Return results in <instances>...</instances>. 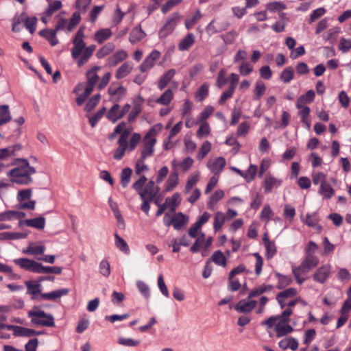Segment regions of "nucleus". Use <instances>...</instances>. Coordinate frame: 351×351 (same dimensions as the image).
I'll list each match as a JSON object with an SVG mask.
<instances>
[{"instance_id": "1", "label": "nucleus", "mask_w": 351, "mask_h": 351, "mask_svg": "<svg viewBox=\"0 0 351 351\" xmlns=\"http://www.w3.org/2000/svg\"><path fill=\"white\" fill-rule=\"evenodd\" d=\"M84 38V28L82 27L77 30L72 40L73 47L71 51V57L76 60V63L80 67L88 61L96 49L94 45L86 47Z\"/></svg>"}, {"instance_id": "2", "label": "nucleus", "mask_w": 351, "mask_h": 351, "mask_svg": "<svg viewBox=\"0 0 351 351\" xmlns=\"http://www.w3.org/2000/svg\"><path fill=\"white\" fill-rule=\"evenodd\" d=\"M12 165L16 167L7 173L11 182L27 185L33 182L32 176L36 173V169L30 166L27 160L15 159Z\"/></svg>"}, {"instance_id": "3", "label": "nucleus", "mask_w": 351, "mask_h": 351, "mask_svg": "<svg viewBox=\"0 0 351 351\" xmlns=\"http://www.w3.org/2000/svg\"><path fill=\"white\" fill-rule=\"evenodd\" d=\"M147 178L145 176H141L136 182L132 184L133 189L136 191L143 201L141 205V210L147 213L149 210V204L154 200L156 195L160 191L158 186L156 185L152 180L149 181L143 188Z\"/></svg>"}, {"instance_id": "4", "label": "nucleus", "mask_w": 351, "mask_h": 351, "mask_svg": "<svg viewBox=\"0 0 351 351\" xmlns=\"http://www.w3.org/2000/svg\"><path fill=\"white\" fill-rule=\"evenodd\" d=\"M162 123H156L145 134L143 138V147L141 150L140 157L147 159L152 157L155 151L157 134L162 130Z\"/></svg>"}, {"instance_id": "5", "label": "nucleus", "mask_w": 351, "mask_h": 351, "mask_svg": "<svg viewBox=\"0 0 351 351\" xmlns=\"http://www.w3.org/2000/svg\"><path fill=\"white\" fill-rule=\"evenodd\" d=\"M81 19V15L79 12L73 13L69 21L62 16H58L54 28L55 32L64 31L66 33H70L80 23Z\"/></svg>"}, {"instance_id": "6", "label": "nucleus", "mask_w": 351, "mask_h": 351, "mask_svg": "<svg viewBox=\"0 0 351 351\" xmlns=\"http://www.w3.org/2000/svg\"><path fill=\"white\" fill-rule=\"evenodd\" d=\"M28 316L31 317V322L36 325L48 327L55 325L53 315L47 314L42 310L34 308L28 312Z\"/></svg>"}, {"instance_id": "7", "label": "nucleus", "mask_w": 351, "mask_h": 351, "mask_svg": "<svg viewBox=\"0 0 351 351\" xmlns=\"http://www.w3.org/2000/svg\"><path fill=\"white\" fill-rule=\"evenodd\" d=\"M180 202L181 196L178 193H175L171 197L166 198L165 203L162 204H159L158 201L156 200L155 204L158 206L156 216L159 217L166 210H168V213H173L180 204Z\"/></svg>"}, {"instance_id": "8", "label": "nucleus", "mask_w": 351, "mask_h": 351, "mask_svg": "<svg viewBox=\"0 0 351 351\" xmlns=\"http://www.w3.org/2000/svg\"><path fill=\"white\" fill-rule=\"evenodd\" d=\"M32 190L26 189L18 192L16 199L19 203V207L23 209L34 210L36 201L32 200Z\"/></svg>"}, {"instance_id": "9", "label": "nucleus", "mask_w": 351, "mask_h": 351, "mask_svg": "<svg viewBox=\"0 0 351 351\" xmlns=\"http://www.w3.org/2000/svg\"><path fill=\"white\" fill-rule=\"evenodd\" d=\"M180 16L178 13H173L167 19L165 25L160 29L158 36L160 38H165L170 34L172 33L178 22L180 21Z\"/></svg>"}, {"instance_id": "10", "label": "nucleus", "mask_w": 351, "mask_h": 351, "mask_svg": "<svg viewBox=\"0 0 351 351\" xmlns=\"http://www.w3.org/2000/svg\"><path fill=\"white\" fill-rule=\"evenodd\" d=\"M16 265L20 266L22 269L39 274L40 263L26 258H21L14 260Z\"/></svg>"}, {"instance_id": "11", "label": "nucleus", "mask_w": 351, "mask_h": 351, "mask_svg": "<svg viewBox=\"0 0 351 351\" xmlns=\"http://www.w3.org/2000/svg\"><path fill=\"white\" fill-rule=\"evenodd\" d=\"M108 93L112 101L118 102L124 97L126 88L121 85L113 83L108 88Z\"/></svg>"}, {"instance_id": "12", "label": "nucleus", "mask_w": 351, "mask_h": 351, "mask_svg": "<svg viewBox=\"0 0 351 351\" xmlns=\"http://www.w3.org/2000/svg\"><path fill=\"white\" fill-rule=\"evenodd\" d=\"M282 184V180L275 177L271 173L265 176L263 186L265 193H271L274 189L278 188Z\"/></svg>"}, {"instance_id": "13", "label": "nucleus", "mask_w": 351, "mask_h": 351, "mask_svg": "<svg viewBox=\"0 0 351 351\" xmlns=\"http://www.w3.org/2000/svg\"><path fill=\"white\" fill-rule=\"evenodd\" d=\"M239 81V76L237 74L232 73L230 76V86L228 90L225 91L219 100V104L222 105L225 101L230 98Z\"/></svg>"}, {"instance_id": "14", "label": "nucleus", "mask_w": 351, "mask_h": 351, "mask_svg": "<svg viewBox=\"0 0 351 351\" xmlns=\"http://www.w3.org/2000/svg\"><path fill=\"white\" fill-rule=\"evenodd\" d=\"M160 53L157 50L152 51L150 54L145 58L140 66L141 72H145L152 69L155 64V62L159 59Z\"/></svg>"}, {"instance_id": "15", "label": "nucleus", "mask_w": 351, "mask_h": 351, "mask_svg": "<svg viewBox=\"0 0 351 351\" xmlns=\"http://www.w3.org/2000/svg\"><path fill=\"white\" fill-rule=\"evenodd\" d=\"M226 164L224 158L220 156L217 157L213 160H209L207 162V167L215 175L219 176L221 171Z\"/></svg>"}, {"instance_id": "16", "label": "nucleus", "mask_w": 351, "mask_h": 351, "mask_svg": "<svg viewBox=\"0 0 351 351\" xmlns=\"http://www.w3.org/2000/svg\"><path fill=\"white\" fill-rule=\"evenodd\" d=\"M331 271V266L330 265H324L319 267L313 278L315 281L319 283H324L328 279Z\"/></svg>"}, {"instance_id": "17", "label": "nucleus", "mask_w": 351, "mask_h": 351, "mask_svg": "<svg viewBox=\"0 0 351 351\" xmlns=\"http://www.w3.org/2000/svg\"><path fill=\"white\" fill-rule=\"evenodd\" d=\"M99 69V67L95 66L92 69L89 70L86 73V78H87V83L86 88H87V92H89L90 90H93V88L96 84L98 82L99 76L97 74V71Z\"/></svg>"}, {"instance_id": "18", "label": "nucleus", "mask_w": 351, "mask_h": 351, "mask_svg": "<svg viewBox=\"0 0 351 351\" xmlns=\"http://www.w3.org/2000/svg\"><path fill=\"white\" fill-rule=\"evenodd\" d=\"M19 145H13L8 147L0 149V161H5L16 156V152L21 149Z\"/></svg>"}, {"instance_id": "19", "label": "nucleus", "mask_w": 351, "mask_h": 351, "mask_svg": "<svg viewBox=\"0 0 351 351\" xmlns=\"http://www.w3.org/2000/svg\"><path fill=\"white\" fill-rule=\"evenodd\" d=\"M319 263V260L317 256L312 254H306V256L301 265L298 267L300 269L308 272L313 267H316Z\"/></svg>"}, {"instance_id": "20", "label": "nucleus", "mask_w": 351, "mask_h": 351, "mask_svg": "<svg viewBox=\"0 0 351 351\" xmlns=\"http://www.w3.org/2000/svg\"><path fill=\"white\" fill-rule=\"evenodd\" d=\"M279 320V322L275 326V330L278 337H281L289 334L293 330L292 326L287 324L288 321Z\"/></svg>"}, {"instance_id": "21", "label": "nucleus", "mask_w": 351, "mask_h": 351, "mask_svg": "<svg viewBox=\"0 0 351 351\" xmlns=\"http://www.w3.org/2000/svg\"><path fill=\"white\" fill-rule=\"evenodd\" d=\"M27 293L32 295V299L37 298L38 295L42 294V286L36 281H26Z\"/></svg>"}, {"instance_id": "22", "label": "nucleus", "mask_w": 351, "mask_h": 351, "mask_svg": "<svg viewBox=\"0 0 351 351\" xmlns=\"http://www.w3.org/2000/svg\"><path fill=\"white\" fill-rule=\"evenodd\" d=\"M128 57V53L125 50H119L112 56L108 58V64L110 66H114L120 62L123 61Z\"/></svg>"}, {"instance_id": "23", "label": "nucleus", "mask_w": 351, "mask_h": 351, "mask_svg": "<svg viewBox=\"0 0 351 351\" xmlns=\"http://www.w3.org/2000/svg\"><path fill=\"white\" fill-rule=\"evenodd\" d=\"M106 117L112 123L117 122L123 117L121 112L120 106L114 104L106 114Z\"/></svg>"}, {"instance_id": "24", "label": "nucleus", "mask_w": 351, "mask_h": 351, "mask_svg": "<svg viewBox=\"0 0 351 351\" xmlns=\"http://www.w3.org/2000/svg\"><path fill=\"white\" fill-rule=\"evenodd\" d=\"M69 290L68 289H60L56 291H53L50 293H42L40 297L42 299L47 300H56L63 295H66L69 293Z\"/></svg>"}, {"instance_id": "25", "label": "nucleus", "mask_w": 351, "mask_h": 351, "mask_svg": "<svg viewBox=\"0 0 351 351\" xmlns=\"http://www.w3.org/2000/svg\"><path fill=\"white\" fill-rule=\"evenodd\" d=\"M112 32L109 28H103L97 30L94 34L95 40L101 44L111 37Z\"/></svg>"}, {"instance_id": "26", "label": "nucleus", "mask_w": 351, "mask_h": 351, "mask_svg": "<svg viewBox=\"0 0 351 351\" xmlns=\"http://www.w3.org/2000/svg\"><path fill=\"white\" fill-rule=\"evenodd\" d=\"M315 92L313 90H308L304 95L300 96L296 101V108L305 106L306 104H311L315 99Z\"/></svg>"}, {"instance_id": "27", "label": "nucleus", "mask_w": 351, "mask_h": 351, "mask_svg": "<svg viewBox=\"0 0 351 351\" xmlns=\"http://www.w3.org/2000/svg\"><path fill=\"white\" fill-rule=\"evenodd\" d=\"M46 250L45 246L40 244L30 243L26 249L23 250V253L31 255L43 254Z\"/></svg>"}, {"instance_id": "28", "label": "nucleus", "mask_w": 351, "mask_h": 351, "mask_svg": "<svg viewBox=\"0 0 351 351\" xmlns=\"http://www.w3.org/2000/svg\"><path fill=\"white\" fill-rule=\"evenodd\" d=\"M146 36L145 32L142 29L141 26L133 28L130 32L129 40L134 44L141 41Z\"/></svg>"}, {"instance_id": "29", "label": "nucleus", "mask_w": 351, "mask_h": 351, "mask_svg": "<svg viewBox=\"0 0 351 351\" xmlns=\"http://www.w3.org/2000/svg\"><path fill=\"white\" fill-rule=\"evenodd\" d=\"M278 345L282 350L290 348L291 350L295 351L298 349L299 343L295 338L289 337L282 339Z\"/></svg>"}, {"instance_id": "30", "label": "nucleus", "mask_w": 351, "mask_h": 351, "mask_svg": "<svg viewBox=\"0 0 351 351\" xmlns=\"http://www.w3.org/2000/svg\"><path fill=\"white\" fill-rule=\"evenodd\" d=\"M174 97L173 91L169 88L167 89L158 98L156 99V103L162 106H168Z\"/></svg>"}, {"instance_id": "31", "label": "nucleus", "mask_w": 351, "mask_h": 351, "mask_svg": "<svg viewBox=\"0 0 351 351\" xmlns=\"http://www.w3.org/2000/svg\"><path fill=\"white\" fill-rule=\"evenodd\" d=\"M57 32L55 29H45L39 32V34L46 38L52 46H55L58 43V40L56 37Z\"/></svg>"}, {"instance_id": "32", "label": "nucleus", "mask_w": 351, "mask_h": 351, "mask_svg": "<svg viewBox=\"0 0 351 351\" xmlns=\"http://www.w3.org/2000/svg\"><path fill=\"white\" fill-rule=\"evenodd\" d=\"M176 74V70L172 69L168 70L159 80L158 83V88L162 90L169 83Z\"/></svg>"}, {"instance_id": "33", "label": "nucleus", "mask_w": 351, "mask_h": 351, "mask_svg": "<svg viewBox=\"0 0 351 351\" xmlns=\"http://www.w3.org/2000/svg\"><path fill=\"white\" fill-rule=\"evenodd\" d=\"M195 43V36L193 34H189L179 43L180 51L188 50Z\"/></svg>"}, {"instance_id": "34", "label": "nucleus", "mask_w": 351, "mask_h": 351, "mask_svg": "<svg viewBox=\"0 0 351 351\" xmlns=\"http://www.w3.org/2000/svg\"><path fill=\"white\" fill-rule=\"evenodd\" d=\"M173 252L176 253L180 250L181 245L188 246L190 243V241L186 234H184L180 239H173L172 241Z\"/></svg>"}, {"instance_id": "35", "label": "nucleus", "mask_w": 351, "mask_h": 351, "mask_svg": "<svg viewBox=\"0 0 351 351\" xmlns=\"http://www.w3.org/2000/svg\"><path fill=\"white\" fill-rule=\"evenodd\" d=\"M200 173L199 171H196L191 174L188 178L186 182L185 189H184V194H189V191L193 189L194 185L198 182L199 178Z\"/></svg>"}, {"instance_id": "36", "label": "nucleus", "mask_w": 351, "mask_h": 351, "mask_svg": "<svg viewBox=\"0 0 351 351\" xmlns=\"http://www.w3.org/2000/svg\"><path fill=\"white\" fill-rule=\"evenodd\" d=\"M12 117L8 105L0 106V125L7 123Z\"/></svg>"}, {"instance_id": "37", "label": "nucleus", "mask_w": 351, "mask_h": 351, "mask_svg": "<svg viewBox=\"0 0 351 351\" xmlns=\"http://www.w3.org/2000/svg\"><path fill=\"white\" fill-rule=\"evenodd\" d=\"M319 193L324 198L330 199L334 195L335 191L328 183L325 182L320 185Z\"/></svg>"}, {"instance_id": "38", "label": "nucleus", "mask_w": 351, "mask_h": 351, "mask_svg": "<svg viewBox=\"0 0 351 351\" xmlns=\"http://www.w3.org/2000/svg\"><path fill=\"white\" fill-rule=\"evenodd\" d=\"M179 182L178 175L174 173L170 175L166 183L165 191L169 192L174 189Z\"/></svg>"}, {"instance_id": "39", "label": "nucleus", "mask_w": 351, "mask_h": 351, "mask_svg": "<svg viewBox=\"0 0 351 351\" xmlns=\"http://www.w3.org/2000/svg\"><path fill=\"white\" fill-rule=\"evenodd\" d=\"M132 66L129 62L123 64L116 72V77L121 79L127 76L132 71Z\"/></svg>"}, {"instance_id": "40", "label": "nucleus", "mask_w": 351, "mask_h": 351, "mask_svg": "<svg viewBox=\"0 0 351 351\" xmlns=\"http://www.w3.org/2000/svg\"><path fill=\"white\" fill-rule=\"evenodd\" d=\"M114 48L115 46L113 43H108L97 51L96 56L99 59L103 58L110 54Z\"/></svg>"}, {"instance_id": "41", "label": "nucleus", "mask_w": 351, "mask_h": 351, "mask_svg": "<svg viewBox=\"0 0 351 351\" xmlns=\"http://www.w3.org/2000/svg\"><path fill=\"white\" fill-rule=\"evenodd\" d=\"M19 226L21 228L27 226L42 230L45 227V221H19Z\"/></svg>"}, {"instance_id": "42", "label": "nucleus", "mask_w": 351, "mask_h": 351, "mask_svg": "<svg viewBox=\"0 0 351 351\" xmlns=\"http://www.w3.org/2000/svg\"><path fill=\"white\" fill-rule=\"evenodd\" d=\"M293 69L291 66H289L282 71L280 78L282 82H283L285 84H288L293 79Z\"/></svg>"}, {"instance_id": "43", "label": "nucleus", "mask_w": 351, "mask_h": 351, "mask_svg": "<svg viewBox=\"0 0 351 351\" xmlns=\"http://www.w3.org/2000/svg\"><path fill=\"white\" fill-rule=\"evenodd\" d=\"M208 84L207 83H204L195 93V99L199 101H202L207 97L208 94Z\"/></svg>"}, {"instance_id": "44", "label": "nucleus", "mask_w": 351, "mask_h": 351, "mask_svg": "<svg viewBox=\"0 0 351 351\" xmlns=\"http://www.w3.org/2000/svg\"><path fill=\"white\" fill-rule=\"evenodd\" d=\"M213 261L217 265L226 267V258L220 250L216 251L213 253L211 257Z\"/></svg>"}, {"instance_id": "45", "label": "nucleus", "mask_w": 351, "mask_h": 351, "mask_svg": "<svg viewBox=\"0 0 351 351\" xmlns=\"http://www.w3.org/2000/svg\"><path fill=\"white\" fill-rule=\"evenodd\" d=\"M266 10L271 12H279L286 9V5L280 1H273L265 5Z\"/></svg>"}, {"instance_id": "46", "label": "nucleus", "mask_w": 351, "mask_h": 351, "mask_svg": "<svg viewBox=\"0 0 351 351\" xmlns=\"http://www.w3.org/2000/svg\"><path fill=\"white\" fill-rule=\"evenodd\" d=\"M23 21L25 26L29 31L31 34H33L36 30V25L37 23L36 17H25L23 16V19H21Z\"/></svg>"}, {"instance_id": "47", "label": "nucleus", "mask_w": 351, "mask_h": 351, "mask_svg": "<svg viewBox=\"0 0 351 351\" xmlns=\"http://www.w3.org/2000/svg\"><path fill=\"white\" fill-rule=\"evenodd\" d=\"M199 124L200 126L196 132L197 137L202 138L208 136L210 133V128L208 122L199 123Z\"/></svg>"}, {"instance_id": "48", "label": "nucleus", "mask_w": 351, "mask_h": 351, "mask_svg": "<svg viewBox=\"0 0 351 351\" xmlns=\"http://www.w3.org/2000/svg\"><path fill=\"white\" fill-rule=\"evenodd\" d=\"M140 341L132 338L120 337L118 339V343L125 347H136L140 344Z\"/></svg>"}, {"instance_id": "49", "label": "nucleus", "mask_w": 351, "mask_h": 351, "mask_svg": "<svg viewBox=\"0 0 351 351\" xmlns=\"http://www.w3.org/2000/svg\"><path fill=\"white\" fill-rule=\"evenodd\" d=\"M257 173V167L254 165H251L245 172L243 173V178L248 182L252 181Z\"/></svg>"}, {"instance_id": "50", "label": "nucleus", "mask_w": 351, "mask_h": 351, "mask_svg": "<svg viewBox=\"0 0 351 351\" xmlns=\"http://www.w3.org/2000/svg\"><path fill=\"white\" fill-rule=\"evenodd\" d=\"M141 140V134L139 133H134L128 143V152H131L134 150Z\"/></svg>"}, {"instance_id": "51", "label": "nucleus", "mask_w": 351, "mask_h": 351, "mask_svg": "<svg viewBox=\"0 0 351 351\" xmlns=\"http://www.w3.org/2000/svg\"><path fill=\"white\" fill-rule=\"evenodd\" d=\"M211 147L212 145L209 141H206L205 142H204L197 155V158L199 160H202L210 151Z\"/></svg>"}, {"instance_id": "52", "label": "nucleus", "mask_w": 351, "mask_h": 351, "mask_svg": "<svg viewBox=\"0 0 351 351\" xmlns=\"http://www.w3.org/2000/svg\"><path fill=\"white\" fill-rule=\"evenodd\" d=\"M100 99L101 95L99 94H96L93 95L91 98L89 99V100L86 103V106H84V110L86 112H90L98 104Z\"/></svg>"}, {"instance_id": "53", "label": "nucleus", "mask_w": 351, "mask_h": 351, "mask_svg": "<svg viewBox=\"0 0 351 351\" xmlns=\"http://www.w3.org/2000/svg\"><path fill=\"white\" fill-rule=\"evenodd\" d=\"M132 171L130 168H125L122 170L121 174V184L123 188H125L130 181V177Z\"/></svg>"}, {"instance_id": "54", "label": "nucleus", "mask_w": 351, "mask_h": 351, "mask_svg": "<svg viewBox=\"0 0 351 351\" xmlns=\"http://www.w3.org/2000/svg\"><path fill=\"white\" fill-rule=\"evenodd\" d=\"M145 158L139 157L137 160L135 165V173L136 175H141L143 172H146L149 170V167L145 164Z\"/></svg>"}, {"instance_id": "55", "label": "nucleus", "mask_w": 351, "mask_h": 351, "mask_svg": "<svg viewBox=\"0 0 351 351\" xmlns=\"http://www.w3.org/2000/svg\"><path fill=\"white\" fill-rule=\"evenodd\" d=\"M132 131V128H126V123L125 122H121L118 124L114 128V133L119 134L121 133L124 136L129 137L130 134Z\"/></svg>"}, {"instance_id": "56", "label": "nucleus", "mask_w": 351, "mask_h": 351, "mask_svg": "<svg viewBox=\"0 0 351 351\" xmlns=\"http://www.w3.org/2000/svg\"><path fill=\"white\" fill-rule=\"evenodd\" d=\"M226 70L224 69H222L220 70L217 80L216 82V85L218 88H221L228 82H230V77L228 80L226 78Z\"/></svg>"}, {"instance_id": "57", "label": "nucleus", "mask_w": 351, "mask_h": 351, "mask_svg": "<svg viewBox=\"0 0 351 351\" xmlns=\"http://www.w3.org/2000/svg\"><path fill=\"white\" fill-rule=\"evenodd\" d=\"M214 112L213 107L208 106L199 114L197 117L198 123L206 122V119L213 114Z\"/></svg>"}, {"instance_id": "58", "label": "nucleus", "mask_w": 351, "mask_h": 351, "mask_svg": "<svg viewBox=\"0 0 351 351\" xmlns=\"http://www.w3.org/2000/svg\"><path fill=\"white\" fill-rule=\"evenodd\" d=\"M116 246L123 252L128 254L130 249L126 242L121 238L117 234H115Z\"/></svg>"}, {"instance_id": "59", "label": "nucleus", "mask_w": 351, "mask_h": 351, "mask_svg": "<svg viewBox=\"0 0 351 351\" xmlns=\"http://www.w3.org/2000/svg\"><path fill=\"white\" fill-rule=\"evenodd\" d=\"M62 7V3L60 1H54L51 3L45 12V15L47 16H51L56 11L60 10Z\"/></svg>"}, {"instance_id": "60", "label": "nucleus", "mask_w": 351, "mask_h": 351, "mask_svg": "<svg viewBox=\"0 0 351 351\" xmlns=\"http://www.w3.org/2000/svg\"><path fill=\"white\" fill-rule=\"evenodd\" d=\"M206 221H197L193 226H192L189 230V234L190 237L195 238L201 231L202 226Z\"/></svg>"}, {"instance_id": "61", "label": "nucleus", "mask_w": 351, "mask_h": 351, "mask_svg": "<svg viewBox=\"0 0 351 351\" xmlns=\"http://www.w3.org/2000/svg\"><path fill=\"white\" fill-rule=\"evenodd\" d=\"M265 90L266 86L265 84L261 81H258L254 90L255 99H260L264 95Z\"/></svg>"}, {"instance_id": "62", "label": "nucleus", "mask_w": 351, "mask_h": 351, "mask_svg": "<svg viewBox=\"0 0 351 351\" xmlns=\"http://www.w3.org/2000/svg\"><path fill=\"white\" fill-rule=\"evenodd\" d=\"M312 179L314 184H320V185L326 182V176L322 172H313Z\"/></svg>"}, {"instance_id": "63", "label": "nucleus", "mask_w": 351, "mask_h": 351, "mask_svg": "<svg viewBox=\"0 0 351 351\" xmlns=\"http://www.w3.org/2000/svg\"><path fill=\"white\" fill-rule=\"evenodd\" d=\"M339 49L343 53H346L351 49V39L341 38L339 40Z\"/></svg>"}, {"instance_id": "64", "label": "nucleus", "mask_w": 351, "mask_h": 351, "mask_svg": "<svg viewBox=\"0 0 351 351\" xmlns=\"http://www.w3.org/2000/svg\"><path fill=\"white\" fill-rule=\"evenodd\" d=\"M224 197V192L222 190H217L210 197L208 205L213 206L217 202Z\"/></svg>"}]
</instances>
